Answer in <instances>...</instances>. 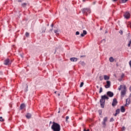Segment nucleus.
I'll return each mask as SVG.
<instances>
[{"label":"nucleus","mask_w":131,"mask_h":131,"mask_svg":"<svg viewBox=\"0 0 131 131\" xmlns=\"http://www.w3.org/2000/svg\"><path fill=\"white\" fill-rule=\"evenodd\" d=\"M110 62H113V61H114V58H113V57H110Z\"/></svg>","instance_id":"nucleus-18"},{"label":"nucleus","mask_w":131,"mask_h":131,"mask_svg":"<svg viewBox=\"0 0 131 131\" xmlns=\"http://www.w3.org/2000/svg\"><path fill=\"white\" fill-rule=\"evenodd\" d=\"M83 131H90V129H88L87 130H86L85 129H84Z\"/></svg>","instance_id":"nucleus-32"},{"label":"nucleus","mask_w":131,"mask_h":131,"mask_svg":"<svg viewBox=\"0 0 131 131\" xmlns=\"http://www.w3.org/2000/svg\"><path fill=\"white\" fill-rule=\"evenodd\" d=\"M107 95L108 96V97H110L111 98L113 97L114 96V94L112 92L108 91L107 92Z\"/></svg>","instance_id":"nucleus-11"},{"label":"nucleus","mask_w":131,"mask_h":131,"mask_svg":"<svg viewBox=\"0 0 131 131\" xmlns=\"http://www.w3.org/2000/svg\"><path fill=\"white\" fill-rule=\"evenodd\" d=\"M83 82H81V84L80 85V88H82L83 86Z\"/></svg>","instance_id":"nucleus-24"},{"label":"nucleus","mask_w":131,"mask_h":131,"mask_svg":"<svg viewBox=\"0 0 131 131\" xmlns=\"http://www.w3.org/2000/svg\"><path fill=\"white\" fill-rule=\"evenodd\" d=\"M121 89H123V85H120V87L118 89L119 91H121Z\"/></svg>","instance_id":"nucleus-21"},{"label":"nucleus","mask_w":131,"mask_h":131,"mask_svg":"<svg viewBox=\"0 0 131 131\" xmlns=\"http://www.w3.org/2000/svg\"><path fill=\"white\" fill-rule=\"evenodd\" d=\"M26 36L27 37H28L29 36V33H26Z\"/></svg>","instance_id":"nucleus-29"},{"label":"nucleus","mask_w":131,"mask_h":131,"mask_svg":"<svg viewBox=\"0 0 131 131\" xmlns=\"http://www.w3.org/2000/svg\"><path fill=\"white\" fill-rule=\"evenodd\" d=\"M109 97L106 95H103L101 96V98L100 100V106L101 108L105 107V100H108Z\"/></svg>","instance_id":"nucleus-2"},{"label":"nucleus","mask_w":131,"mask_h":131,"mask_svg":"<svg viewBox=\"0 0 131 131\" xmlns=\"http://www.w3.org/2000/svg\"><path fill=\"white\" fill-rule=\"evenodd\" d=\"M102 92H103V88L101 87L99 90V94H101V93H102Z\"/></svg>","instance_id":"nucleus-23"},{"label":"nucleus","mask_w":131,"mask_h":131,"mask_svg":"<svg viewBox=\"0 0 131 131\" xmlns=\"http://www.w3.org/2000/svg\"><path fill=\"white\" fill-rule=\"evenodd\" d=\"M82 13L87 16L88 14H90L91 9L90 8H84L82 10Z\"/></svg>","instance_id":"nucleus-3"},{"label":"nucleus","mask_w":131,"mask_h":131,"mask_svg":"<svg viewBox=\"0 0 131 131\" xmlns=\"http://www.w3.org/2000/svg\"><path fill=\"white\" fill-rule=\"evenodd\" d=\"M25 108V104L24 103H23L20 106V110H22Z\"/></svg>","instance_id":"nucleus-13"},{"label":"nucleus","mask_w":131,"mask_h":131,"mask_svg":"<svg viewBox=\"0 0 131 131\" xmlns=\"http://www.w3.org/2000/svg\"><path fill=\"white\" fill-rule=\"evenodd\" d=\"M18 2H21L20 1H18Z\"/></svg>","instance_id":"nucleus-48"},{"label":"nucleus","mask_w":131,"mask_h":131,"mask_svg":"<svg viewBox=\"0 0 131 131\" xmlns=\"http://www.w3.org/2000/svg\"><path fill=\"white\" fill-rule=\"evenodd\" d=\"M48 26H49V24H48Z\"/></svg>","instance_id":"nucleus-50"},{"label":"nucleus","mask_w":131,"mask_h":131,"mask_svg":"<svg viewBox=\"0 0 131 131\" xmlns=\"http://www.w3.org/2000/svg\"><path fill=\"white\" fill-rule=\"evenodd\" d=\"M119 33H123V31H122V30H120L119 31Z\"/></svg>","instance_id":"nucleus-31"},{"label":"nucleus","mask_w":131,"mask_h":131,"mask_svg":"<svg viewBox=\"0 0 131 131\" xmlns=\"http://www.w3.org/2000/svg\"><path fill=\"white\" fill-rule=\"evenodd\" d=\"M51 27H54V24H51Z\"/></svg>","instance_id":"nucleus-36"},{"label":"nucleus","mask_w":131,"mask_h":131,"mask_svg":"<svg viewBox=\"0 0 131 131\" xmlns=\"http://www.w3.org/2000/svg\"><path fill=\"white\" fill-rule=\"evenodd\" d=\"M110 121V122H112L113 121H114V119L113 118H111Z\"/></svg>","instance_id":"nucleus-28"},{"label":"nucleus","mask_w":131,"mask_h":131,"mask_svg":"<svg viewBox=\"0 0 131 131\" xmlns=\"http://www.w3.org/2000/svg\"><path fill=\"white\" fill-rule=\"evenodd\" d=\"M107 120H108V118L107 117H105L103 118V121H102V125L103 127H105L106 122H107Z\"/></svg>","instance_id":"nucleus-6"},{"label":"nucleus","mask_w":131,"mask_h":131,"mask_svg":"<svg viewBox=\"0 0 131 131\" xmlns=\"http://www.w3.org/2000/svg\"><path fill=\"white\" fill-rule=\"evenodd\" d=\"M41 32L42 33H45V32H46V27H42L41 28Z\"/></svg>","instance_id":"nucleus-17"},{"label":"nucleus","mask_w":131,"mask_h":131,"mask_svg":"<svg viewBox=\"0 0 131 131\" xmlns=\"http://www.w3.org/2000/svg\"><path fill=\"white\" fill-rule=\"evenodd\" d=\"M121 112H122L123 113L124 112H125V108H124V106H122L121 107Z\"/></svg>","instance_id":"nucleus-15"},{"label":"nucleus","mask_w":131,"mask_h":131,"mask_svg":"<svg viewBox=\"0 0 131 131\" xmlns=\"http://www.w3.org/2000/svg\"><path fill=\"white\" fill-rule=\"evenodd\" d=\"M104 80H108V79H110V77L109 76H107V75H104Z\"/></svg>","instance_id":"nucleus-14"},{"label":"nucleus","mask_w":131,"mask_h":131,"mask_svg":"<svg viewBox=\"0 0 131 131\" xmlns=\"http://www.w3.org/2000/svg\"><path fill=\"white\" fill-rule=\"evenodd\" d=\"M117 114H116H116H115V116H117Z\"/></svg>","instance_id":"nucleus-39"},{"label":"nucleus","mask_w":131,"mask_h":131,"mask_svg":"<svg viewBox=\"0 0 131 131\" xmlns=\"http://www.w3.org/2000/svg\"><path fill=\"white\" fill-rule=\"evenodd\" d=\"M83 2H84L85 0H83Z\"/></svg>","instance_id":"nucleus-49"},{"label":"nucleus","mask_w":131,"mask_h":131,"mask_svg":"<svg viewBox=\"0 0 131 131\" xmlns=\"http://www.w3.org/2000/svg\"><path fill=\"white\" fill-rule=\"evenodd\" d=\"M57 35H59V34H56V36H57Z\"/></svg>","instance_id":"nucleus-44"},{"label":"nucleus","mask_w":131,"mask_h":131,"mask_svg":"<svg viewBox=\"0 0 131 131\" xmlns=\"http://www.w3.org/2000/svg\"><path fill=\"white\" fill-rule=\"evenodd\" d=\"M5 120H4V119H3L2 117H0V121H2L3 122V121H4Z\"/></svg>","instance_id":"nucleus-26"},{"label":"nucleus","mask_w":131,"mask_h":131,"mask_svg":"<svg viewBox=\"0 0 131 131\" xmlns=\"http://www.w3.org/2000/svg\"><path fill=\"white\" fill-rule=\"evenodd\" d=\"M56 93H57V91H55V94H56Z\"/></svg>","instance_id":"nucleus-45"},{"label":"nucleus","mask_w":131,"mask_h":131,"mask_svg":"<svg viewBox=\"0 0 131 131\" xmlns=\"http://www.w3.org/2000/svg\"><path fill=\"white\" fill-rule=\"evenodd\" d=\"M85 57V56H84V55H81V56H80V58H83V57Z\"/></svg>","instance_id":"nucleus-33"},{"label":"nucleus","mask_w":131,"mask_h":131,"mask_svg":"<svg viewBox=\"0 0 131 131\" xmlns=\"http://www.w3.org/2000/svg\"><path fill=\"white\" fill-rule=\"evenodd\" d=\"M26 117L28 119H29L30 118H31V114H30L29 113L27 114V115H26Z\"/></svg>","instance_id":"nucleus-16"},{"label":"nucleus","mask_w":131,"mask_h":131,"mask_svg":"<svg viewBox=\"0 0 131 131\" xmlns=\"http://www.w3.org/2000/svg\"><path fill=\"white\" fill-rule=\"evenodd\" d=\"M76 35H79V33H76Z\"/></svg>","instance_id":"nucleus-37"},{"label":"nucleus","mask_w":131,"mask_h":131,"mask_svg":"<svg viewBox=\"0 0 131 131\" xmlns=\"http://www.w3.org/2000/svg\"><path fill=\"white\" fill-rule=\"evenodd\" d=\"M83 33H86V31L83 30Z\"/></svg>","instance_id":"nucleus-34"},{"label":"nucleus","mask_w":131,"mask_h":131,"mask_svg":"<svg viewBox=\"0 0 131 131\" xmlns=\"http://www.w3.org/2000/svg\"><path fill=\"white\" fill-rule=\"evenodd\" d=\"M124 17L125 19H129V18H130V13H129V12L127 11L125 12L124 14Z\"/></svg>","instance_id":"nucleus-5"},{"label":"nucleus","mask_w":131,"mask_h":131,"mask_svg":"<svg viewBox=\"0 0 131 131\" xmlns=\"http://www.w3.org/2000/svg\"><path fill=\"white\" fill-rule=\"evenodd\" d=\"M72 62H76L77 61V58L72 57L70 58Z\"/></svg>","instance_id":"nucleus-12"},{"label":"nucleus","mask_w":131,"mask_h":131,"mask_svg":"<svg viewBox=\"0 0 131 131\" xmlns=\"http://www.w3.org/2000/svg\"><path fill=\"white\" fill-rule=\"evenodd\" d=\"M54 32L55 33H57V32H58V30H54Z\"/></svg>","instance_id":"nucleus-35"},{"label":"nucleus","mask_w":131,"mask_h":131,"mask_svg":"<svg viewBox=\"0 0 131 131\" xmlns=\"http://www.w3.org/2000/svg\"><path fill=\"white\" fill-rule=\"evenodd\" d=\"M84 35H86V33H82L80 34V36L81 37H83V36H84Z\"/></svg>","instance_id":"nucleus-22"},{"label":"nucleus","mask_w":131,"mask_h":131,"mask_svg":"<svg viewBox=\"0 0 131 131\" xmlns=\"http://www.w3.org/2000/svg\"><path fill=\"white\" fill-rule=\"evenodd\" d=\"M129 91L131 92V86L129 88Z\"/></svg>","instance_id":"nucleus-38"},{"label":"nucleus","mask_w":131,"mask_h":131,"mask_svg":"<svg viewBox=\"0 0 131 131\" xmlns=\"http://www.w3.org/2000/svg\"><path fill=\"white\" fill-rule=\"evenodd\" d=\"M58 96H60V94H58Z\"/></svg>","instance_id":"nucleus-46"},{"label":"nucleus","mask_w":131,"mask_h":131,"mask_svg":"<svg viewBox=\"0 0 131 131\" xmlns=\"http://www.w3.org/2000/svg\"><path fill=\"white\" fill-rule=\"evenodd\" d=\"M51 128L53 131H60L61 126L57 123L53 122V124L51 126Z\"/></svg>","instance_id":"nucleus-1"},{"label":"nucleus","mask_w":131,"mask_h":131,"mask_svg":"<svg viewBox=\"0 0 131 131\" xmlns=\"http://www.w3.org/2000/svg\"><path fill=\"white\" fill-rule=\"evenodd\" d=\"M66 118V122H68V120L69 119V117L67 116Z\"/></svg>","instance_id":"nucleus-27"},{"label":"nucleus","mask_w":131,"mask_h":131,"mask_svg":"<svg viewBox=\"0 0 131 131\" xmlns=\"http://www.w3.org/2000/svg\"><path fill=\"white\" fill-rule=\"evenodd\" d=\"M27 5V4H26V3H23V4H21V6H22V7H23V8H25V7H26Z\"/></svg>","instance_id":"nucleus-19"},{"label":"nucleus","mask_w":131,"mask_h":131,"mask_svg":"<svg viewBox=\"0 0 131 131\" xmlns=\"http://www.w3.org/2000/svg\"><path fill=\"white\" fill-rule=\"evenodd\" d=\"M81 64L82 65H84V62H83V61L81 62Z\"/></svg>","instance_id":"nucleus-30"},{"label":"nucleus","mask_w":131,"mask_h":131,"mask_svg":"<svg viewBox=\"0 0 131 131\" xmlns=\"http://www.w3.org/2000/svg\"><path fill=\"white\" fill-rule=\"evenodd\" d=\"M111 86V82L110 81H106V84L105 85V89H109Z\"/></svg>","instance_id":"nucleus-8"},{"label":"nucleus","mask_w":131,"mask_h":131,"mask_svg":"<svg viewBox=\"0 0 131 131\" xmlns=\"http://www.w3.org/2000/svg\"><path fill=\"white\" fill-rule=\"evenodd\" d=\"M76 33H79V32L77 31V32H76Z\"/></svg>","instance_id":"nucleus-42"},{"label":"nucleus","mask_w":131,"mask_h":131,"mask_svg":"<svg viewBox=\"0 0 131 131\" xmlns=\"http://www.w3.org/2000/svg\"><path fill=\"white\" fill-rule=\"evenodd\" d=\"M114 2H117V0H113Z\"/></svg>","instance_id":"nucleus-41"},{"label":"nucleus","mask_w":131,"mask_h":131,"mask_svg":"<svg viewBox=\"0 0 131 131\" xmlns=\"http://www.w3.org/2000/svg\"><path fill=\"white\" fill-rule=\"evenodd\" d=\"M124 75H122V77H124Z\"/></svg>","instance_id":"nucleus-43"},{"label":"nucleus","mask_w":131,"mask_h":131,"mask_svg":"<svg viewBox=\"0 0 131 131\" xmlns=\"http://www.w3.org/2000/svg\"><path fill=\"white\" fill-rule=\"evenodd\" d=\"M11 64V61L9 59H7L4 61L5 65H10Z\"/></svg>","instance_id":"nucleus-10"},{"label":"nucleus","mask_w":131,"mask_h":131,"mask_svg":"<svg viewBox=\"0 0 131 131\" xmlns=\"http://www.w3.org/2000/svg\"><path fill=\"white\" fill-rule=\"evenodd\" d=\"M129 104H130V98H128L126 99V104H125V106L127 107Z\"/></svg>","instance_id":"nucleus-9"},{"label":"nucleus","mask_w":131,"mask_h":131,"mask_svg":"<svg viewBox=\"0 0 131 131\" xmlns=\"http://www.w3.org/2000/svg\"><path fill=\"white\" fill-rule=\"evenodd\" d=\"M127 1L128 0H122V3H123V4H125V3H126Z\"/></svg>","instance_id":"nucleus-25"},{"label":"nucleus","mask_w":131,"mask_h":131,"mask_svg":"<svg viewBox=\"0 0 131 131\" xmlns=\"http://www.w3.org/2000/svg\"><path fill=\"white\" fill-rule=\"evenodd\" d=\"M117 99H116V98H114L112 103V105L113 106V107H115V106L117 105Z\"/></svg>","instance_id":"nucleus-7"},{"label":"nucleus","mask_w":131,"mask_h":131,"mask_svg":"<svg viewBox=\"0 0 131 131\" xmlns=\"http://www.w3.org/2000/svg\"><path fill=\"white\" fill-rule=\"evenodd\" d=\"M120 113V110L119 109H117L116 111V114H119V113Z\"/></svg>","instance_id":"nucleus-20"},{"label":"nucleus","mask_w":131,"mask_h":131,"mask_svg":"<svg viewBox=\"0 0 131 131\" xmlns=\"http://www.w3.org/2000/svg\"><path fill=\"white\" fill-rule=\"evenodd\" d=\"M96 88L97 89H99V86L98 85L96 86Z\"/></svg>","instance_id":"nucleus-40"},{"label":"nucleus","mask_w":131,"mask_h":131,"mask_svg":"<svg viewBox=\"0 0 131 131\" xmlns=\"http://www.w3.org/2000/svg\"><path fill=\"white\" fill-rule=\"evenodd\" d=\"M58 113H60V111L58 112Z\"/></svg>","instance_id":"nucleus-47"},{"label":"nucleus","mask_w":131,"mask_h":131,"mask_svg":"<svg viewBox=\"0 0 131 131\" xmlns=\"http://www.w3.org/2000/svg\"><path fill=\"white\" fill-rule=\"evenodd\" d=\"M126 94V86L125 85L123 86V90L121 92V97H124V95Z\"/></svg>","instance_id":"nucleus-4"}]
</instances>
